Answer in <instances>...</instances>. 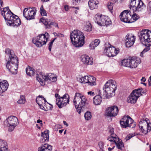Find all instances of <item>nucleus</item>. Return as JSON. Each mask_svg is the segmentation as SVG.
Listing matches in <instances>:
<instances>
[{
  "instance_id": "obj_1",
  "label": "nucleus",
  "mask_w": 151,
  "mask_h": 151,
  "mask_svg": "<svg viewBox=\"0 0 151 151\" xmlns=\"http://www.w3.org/2000/svg\"><path fill=\"white\" fill-rule=\"evenodd\" d=\"M5 52L7 55L9 56V60L6 65V68L12 74H16L18 67L17 57L14 54V51L9 48L6 49Z\"/></svg>"
},
{
  "instance_id": "obj_2",
  "label": "nucleus",
  "mask_w": 151,
  "mask_h": 151,
  "mask_svg": "<svg viewBox=\"0 0 151 151\" xmlns=\"http://www.w3.org/2000/svg\"><path fill=\"white\" fill-rule=\"evenodd\" d=\"M116 88V83L114 81L111 80L108 81L103 88V89L105 91L103 94V98L109 99L114 96Z\"/></svg>"
},
{
  "instance_id": "obj_3",
  "label": "nucleus",
  "mask_w": 151,
  "mask_h": 151,
  "mask_svg": "<svg viewBox=\"0 0 151 151\" xmlns=\"http://www.w3.org/2000/svg\"><path fill=\"white\" fill-rule=\"evenodd\" d=\"M70 38L72 44L76 47H81L85 43L83 33L79 30H74L70 34Z\"/></svg>"
},
{
  "instance_id": "obj_4",
  "label": "nucleus",
  "mask_w": 151,
  "mask_h": 151,
  "mask_svg": "<svg viewBox=\"0 0 151 151\" xmlns=\"http://www.w3.org/2000/svg\"><path fill=\"white\" fill-rule=\"evenodd\" d=\"M86 100V97L82 94L77 93H75L73 103L78 114H80L83 111L86 105L88 104Z\"/></svg>"
},
{
  "instance_id": "obj_5",
  "label": "nucleus",
  "mask_w": 151,
  "mask_h": 151,
  "mask_svg": "<svg viewBox=\"0 0 151 151\" xmlns=\"http://www.w3.org/2000/svg\"><path fill=\"white\" fill-rule=\"evenodd\" d=\"M141 42L145 45H151V31L148 29H143L138 34Z\"/></svg>"
},
{
  "instance_id": "obj_6",
  "label": "nucleus",
  "mask_w": 151,
  "mask_h": 151,
  "mask_svg": "<svg viewBox=\"0 0 151 151\" xmlns=\"http://www.w3.org/2000/svg\"><path fill=\"white\" fill-rule=\"evenodd\" d=\"M36 78L37 81L42 86L45 85V82H55L57 80V77L52 76L51 73L45 75L42 72H40L37 74Z\"/></svg>"
},
{
  "instance_id": "obj_7",
  "label": "nucleus",
  "mask_w": 151,
  "mask_h": 151,
  "mask_svg": "<svg viewBox=\"0 0 151 151\" xmlns=\"http://www.w3.org/2000/svg\"><path fill=\"white\" fill-rule=\"evenodd\" d=\"M50 35L47 32L42 34L34 37L32 40V42L37 47H40L46 44Z\"/></svg>"
},
{
  "instance_id": "obj_8",
  "label": "nucleus",
  "mask_w": 151,
  "mask_h": 151,
  "mask_svg": "<svg viewBox=\"0 0 151 151\" xmlns=\"http://www.w3.org/2000/svg\"><path fill=\"white\" fill-rule=\"evenodd\" d=\"M140 62L139 58L134 57L131 58L123 60H122L121 64L124 66L133 68L137 67L138 64L140 63Z\"/></svg>"
},
{
  "instance_id": "obj_9",
  "label": "nucleus",
  "mask_w": 151,
  "mask_h": 151,
  "mask_svg": "<svg viewBox=\"0 0 151 151\" xmlns=\"http://www.w3.org/2000/svg\"><path fill=\"white\" fill-rule=\"evenodd\" d=\"M4 123L9 127V131L12 132L18 124V120L16 116H11L6 119Z\"/></svg>"
},
{
  "instance_id": "obj_10",
  "label": "nucleus",
  "mask_w": 151,
  "mask_h": 151,
  "mask_svg": "<svg viewBox=\"0 0 151 151\" xmlns=\"http://www.w3.org/2000/svg\"><path fill=\"white\" fill-rule=\"evenodd\" d=\"M143 6L145 7L146 6L141 0H131L129 8L133 12L137 13L141 11V8Z\"/></svg>"
},
{
  "instance_id": "obj_11",
  "label": "nucleus",
  "mask_w": 151,
  "mask_h": 151,
  "mask_svg": "<svg viewBox=\"0 0 151 151\" xmlns=\"http://www.w3.org/2000/svg\"><path fill=\"white\" fill-rule=\"evenodd\" d=\"M94 20L98 25L100 26L108 25L111 24V22L107 17L101 15H95Z\"/></svg>"
},
{
  "instance_id": "obj_12",
  "label": "nucleus",
  "mask_w": 151,
  "mask_h": 151,
  "mask_svg": "<svg viewBox=\"0 0 151 151\" xmlns=\"http://www.w3.org/2000/svg\"><path fill=\"white\" fill-rule=\"evenodd\" d=\"M121 126L123 128H126L129 127L132 128H134L136 126L135 122L129 116H124L120 121Z\"/></svg>"
},
{
  "instance_id": "obj_13",
  "label": "nucleus",
  "mask_w": 151,
  "mask_h": 151,
  "mask_svg": "<svg viewBox=\"0 0 151 151\" xmlns=\"http://www.w3.org/2000/svg\"><path fill=\"white\" fill-rule=\"evenodd\" d=\"M36 13V9L35 7L25 8L23 12L24 16L27 20H30L35 18Z\"/></svg>"
},
{
  "instance_id": "obj_14",
  "label": "nucleus",
  "mask_w": 151,
  "mask_h": 151,
  "mask_svg": "<svg viewBox=\"0 0 151 151\" xmlns=\"http://www.w3.org/2000/svg\"><path fill=\"white\" fill-rule=\"evenodd\" d=\"M7 24L14 27H18L21 24V22L19 17L14 14L7 20Z\"/></svg>"
},
{
  "instance_id": "obj_15",
  "label": "nucleus",
  "mask_w": 151,
  "mask_h": 151,
  "mask_svg": "<svg viewBox=\"0 0 151 151\" xmlns=\"http://www.w3.org/2000/svg\"><path fill=\"white\" fill-rule=\"evenodd\" d=\"M129 11L128 10L124 11L120 15L121 20L124 22L130 23L133 22V21L130 19L131 15L130 14Z\"/></svg>"
},
{
  "instance_id": "obj_16",
  "label": "nucleus",
  "mask_w": 151,
  "mask_h": 151,
  "mask_svg": "<svg viewBox=\"0 0 151 151\" xmlns=\"http://www.w3.org/2000/svg\"><path fill=\"white\" fill-rule=\"evenodd\" d=\"M119 111L117 106H114L107 108L106 110L105 116H107L114 117L116 116Z\"/></svg>"
},
{
  "instance_id": "obj_17",
  "label": "nucleus",
  "mask_w": 151,
  "mask_h": 151,
  "mask_svg": "<svg viewBox=\"0 0 151 151\" xmlns=\"http://www.w3.org/2000/svg\"><path fill=\"white\" fill-rule=\"evenodd\" d=\"M104 52L107 56L110 57L114 56L118 54L119 50L110 45L109 47H106Z\"/></svg>"
},
{
  "instance_id": "obj_18",
  "label": "nucleus",
  "mask_w": 151,
  "mask_h": 151,
  "mask_svg": "<svg viewBox=\"0 0 151 151\" xmlns=\"http://www.w3.org/2000/svg\"><path fill=\"white\" fill-rule=\"evenodd\" d=\"M59 102H56V104L59 108H61L66 106L69 102V96L67 94H65L61 97Z\"/></svg>"
},
{
  "instance_id": "obj_19",
  "label": "nucleus",
  "mask_w": 151,
  "mask_h": 151,
  "mask_svg": "<svg viewBox=\"0 0 151 151\" xmlns=\"http://www.w3.org/2000/svg\"><path fill=\"white\" fill-rule=\"evenodd\" d=\"M126 47H129L132 46L135 40V37L132 34H127L125 37Z\"/></svg>"
},
{
  "instance_id": "obj_20",
  "label": "nucleus",
  "mask_w": 151,
  "mask_h": 151,
  "mask_svg": "<svg viewBox=\"0 0 151 151\" xmlns=\"http://www.w3.org/2000/svg\"><path fill=\"white\" fill-rule=\"evenodd\" d=\"M40 20L44 24L47 29H50L52 27V25L55 27H58L57 23L55 22H51L50 20L49 19H45L44 17H42L40 19Z\"/></svg>"
},
{
  "instance_id": "obj_21",
  "label": "nucleus",
  "mask_w": 151,
  "mask_h": 151,
  "mask_svg": "<svg viewBox=\"0 0 151 151\" xmlns=\"http://www.w3.org/2000/svg\"><path fill=\"white\" fill-rule=\"evenodd\" d=\"M81 61L86 65H91L93 63V60L92 57H90L86 55H82L81 57Z\"/></svg>"
},
{
  "instance_id": "obj_22",
  "label": "nucleus",
  "mask_w": 151,
  "mask_h": 151,
  "mask_svg": "<svg viewBox=\"0 0 151 151\" xmlns=\"http://www.w3.org/2000/svg\"><path fill=\"white\" fill-rule=\"evenodd\" d=\"M37 103L40 106V108L47 102L46 99L42 96H39L36 99Z\"/></svg>"
},
{
  "instance_id": "obj_23",
  "label": "nucleus",
  "mask_w": 151,
  "mask_h": 151,
  "mask_svg": "<svg viewBox=\"0 0 151 151\" xmlns=\"http://www.w3.org/2000/svg\"><path fill=\"white\" fill-rule=\"evenodd\" d=\"M8 83L6 81L4 80L0 82V94L7 90L8 88Z\"/></svg>"
},
{
  "instance_id": "obj_24",
  "label": "nucleus",
  "mask_w": 151,
  "mask_h": 151,
  "mask_svg": "<svg viewBox=\"0 0 151 151\" xmlns=\"http://www.w3.org/2000/svg\"><path fill=\"white\" fill-rule=\"evenodd\" d=\"M0 151H10L6 142L0 139Z\"/></svg>"
},
{
  "instance_id": "obj_25",
  "label": "nucleus",
  "mask_w": 151,
  "mask_h": 151,
  "mask_svg": "<svg viewBox=\"0 0 151 151\" xmlns=\"http://www.w3.org/2000/svg\"><path fill=\"white\" fill-rule=\"evenodd\" d=\"M41 137H42L40 140L41 143L44 142L48 141L49 135L48 130H46L42 133Z\"/></svg>"
},
{
  "instance_id": "obj_26",
  "label": "nucleus",
  "mask_w": 151,
  "mask_h": 151,
  "mask_svg": "<svg viewBox=\"0 0 151 151\" xmlns=\"http://www.w3.org/2000/svg\"><path fill=\"white\" fill-rule=\"evenodd\" d=\"M52 146L45 144L38 148V151H52Z\"/></svg>"
},
{
  "instance_id": "obj_27",
  "label": "nucleus",
  "mask_w": 151,
  "mask_h": 151,
  "mask_svg": "<svg viewBox=\"0 0 151 151\" xmlns=\"http://www.w3.org/2000/svg\"><path fill=\"white\" fill-rule=\"evenodd\" d=\"M89 6L91 10L96 9L98 6V1L95 0H90L88 2Z\"/></svg>"
},
{
  "instance_id": "obj_28",
  "label": "nucleus",
  "mask_w": 151,
  "mask_h": 151,
  "mask_svg": "<svg viewBox=\"0 0 151 151\" xmlns=\"http://www.w3.org/2000/svg\"><path fill=\"white\" fill-rule=\"evenodd\" d=\"M94 96L93 99V103L96 105H98L101 104L102 101V98L100 96V93Z\"/></svg>"
},
{
  "instance_id": "obj_29",
  "label": "nucleus",
  "mask_w": 151,
  "mask_h": 151,
  "mask_svg": "<svg viewBox=\"0 0 151 151\" xmlns=\"http://www.w3.org/2000/svg\"><path fill=\"white\" fill-rule=\"evenodd\" d=\"M138 98L135 95L131 93L127 99V101L129 103L135 104Z\"/></svg>"
},
{
  "instance_id": "obj_30",
  "label": "nucleus",
  "mask_w": 151,
  "mask_h": 151,
  "mask_svg": "<svg viewBox=\"0 0 151 151\" xmlns=\"http://www.w3.org/2000/svg\"><path fill=\"white\" fill-rule=\"evenodd\" d=\"M35 69L32 68L28 66L26 69V72L28 76H33L35 74Z\"/></svg>"
},
{
  "instance_id": "obj_31",
  "label": "nucleus",
  "mask_w": 151,
  "mask_h": 151,
  "mask_svg": "<svg viewBox=\"0 0 151 151\" xmlns=\"http://www.w3.org/2000/svg\"><path fill=\"white\" fill-rule=\"evenodd\" d=\"M117 136L115 134L111 133L110 136L108 137L107 139L111 142H114L115 143L117 141L119 140V138L116 137Z\"/></svg>"
},
{
  "instance_id": "obj_32",
  "label": "nucleus",
  "mask_w": 151,
  "mask_h": 151,
  "mask_svg": "<svg viewBox=\"0 0 151 151\" xmlns=\"http://www.w3.org/2000/svg\"><path fill=\"white\" fill-rule=\"evenodd\" d=\"M88 84L91 86L95 85L96 84V78L93 76H88Z\"/></svg>"
},
{
  "instance_id": "obj_33",
  "label": "nucleus",
  "mask_w": 151,
  "mask_h": 151,
  "mask_svg": "<svg viewBox=\"0 0 151 151\" xmlns=\"http://www.w3.org/2000/svg\"><path fill=\"white\" fill-rule=\"evenodd\" d=\"M46 102L47 104H44L40 109L46 111L51 110L53 108L52 106L47 102Z\"/></svg>"
},
{
  "instance_id": "obj_34",
  "label": "nucleus",
  "mask_w": 151,
  "mask_h": 151,
  "mask_svg": "<svg viewBox=\"0 0 151 151\" xmlns=\"http://www.w3.org/2000/svg\"><path fill=\"white\" fill-rule=\"evenodd\" d=\"M88 76L80 77L78 81L82 83H88Z\"/></svg>"
},
{
  "instance_id": "obj_35",
  "label": "nucleus",
  "mask_w": 151,
  "mask_h": 151,
  "mask_svg": "<svg viewBox=\"0 0 151 151\" xmlns=\"http://www.w3.org/2000/svg\"><path fill=\"white\" fill-rule=\"evenodd\" d=\"M117 148L119 149L122 150V148L124 147V145L122 140L119 138V140L117 141L115 143Z\"/></svg>"
},
{
  "instance_id": "obj_36",
  "label": "nucleus",
  "mask_w": 151,
  "mask_h": 151,
  "mask_svg": "<svg viewBox=\"0 0 151 151\" xmlns=\"http://www.w3.org/2000/svg\"><path fill=\"white\" fill-rule=\"evenodd\" d=\"M141 89H140V88L135 89L132 93H133L134 95H135L138 98L141 95Z\"/></svg>"
},
{
  "instance_id": "obj_37",
  "label": "nucleus",
  "mask_w": 151,
  "mask_h": 151,
  "mask_svg": "<svg viewBox=\"0 0 151 151\" xmlns=\"http://www.w3.org/2000/svg\"><path fill=\"white\" fill-rule=\"evenodd\" d=\"M9 12H11V10L9 9V7H7L3 8V10L1 12V14L4 17V15L6 16V14H8Z\"/></svg>"
},
{
  "instance_id": "obj_38",
  "label": "nucleus",
  "mask_w": 151,
  "mask_h": 151,
  "mask_svg": "<svg viewBox=\"0 0 151 151\" xmlns=\"http://www.w3.org/2000/svg\"><path fill=\"white\" fill-rule=\"evenodd\" d=\"M84 29L86 31H91L92 30L91 24L89 22L86 23V25L84 27Z\"/></svg>"
},
{
  "instance_id": "obj_39",
  "label": "nucleus",
  "mask_w": 151,
  "mask_h": 151,
  "mask_svg": "<svg viewBox=\"0 0 151 151\" xmlns=\"http://www.w3.org/2000/svg\"><path fill=\"white\" fill-rule=\"evenodd\" d=\"M26 101L25 96L23 95H21L20 96V99L17 101L19 104H23Z\"/></svg>"
},
{
  "instance_id": "obj_40",
  "label": "nucleus",
  "mask_w": 151,
  "mask_h": 151,
  "mask_svg": "<svg viewBox=\"0 0 151 151\" xmlns=\"http://www.w3.org/2000/svg\"><path fill=\"white\" fill-rule=\"evenodd\" d=\"M84 117L86 120H90L92 117L91 112L87 111L85 113Z\"/></svg>"
},
{
  "instance_id": "obj_41",
  "label": "nucleus",
  "mask_w": 151,
  "mask_h": 151,
  "mask_svg": "<svg viewBox=\"0 0 151 151\" xmlns=\"http://www.w3.org/2000/svg\"><path fill=\"white\" fill-rule=\"evenodd\" d=\"M40 13L41 15L43 16H47V14L46 11L44 9L43 5H42L40 8Z\"/></svg>"
},
{
  "instance_id": "obj_42",
  "label": "nucleus",
  "mask_w": 151,
  "mask_h": 151,
  "mask_svg": "<svg viewBox=\"0 0 151 151\" xmlns=\"http://www.w3.org/2000/svg\"><path fill=\"white\" fill-rule=\"evenodd\" d=\"M139 17L136 13L133 14L130 18V19L133 21V22L137 20L139 18Z\"/></svg>"
},
{
  "instance_id": "obj_43",
  "label": "nucleus",
  "mask_w": 151,
  "mask_h": 151,
  "mask_svg": "<svg viewBox=\"0 0 151 151\" xmlns=\"http://www.w3.org/2000/svg\"><path fill=\"white\" fill-rule=\"evenodd\" d=\"M14 15V14L11 11V12H9L8 14H6V16L4 15V17L6 22H7V20L9 18H10L11 16Z\"/></svg>"
},
{
  "instance_id": "obj_44",
  "label": "nucleus",
  "mask_w": 151,
  "mask_h": 151,
  "mask_svg": "<svg viewBox=\"0 0 151 151\" xmlns=\"http://www.w3.org/2000/svg\"><path fill=\"white\" fill-rule=\"evenodd\" d=\"M147 11L149 14L151 16V1L148 2L147 5Z\"/></svg>"
},
{
  "instance_id": "obj_45",
  "label": "nucleus",
  "mask_w": 151,
  "mask_h": 151,
  "mask_svg": "<svg viewBox=\"0 0 151 151\" xmlns=\"http://www.w3.org/2000/svg\"><path fill=\"white\" fill-rule=\"evenodd\" d=\"M107 6L108 9L110 12H111L113 9V4L112 2H109L107 4Z\"/></svg>"
},
{
  "instance_id": "obj_46",
  "label": "nucleus",
  "mask_w": 151,
  "mask_h": 151,
  "mask_svg": "<svg viewBox=\"0 0 151 151\" xmlns=\"http://www.w3.org/2000/svg\"><path fill=\"white\" fill-rule=\"evenodd\" d=\"M56 39V38H55L53 40H52L48 44L49 46L48 49L50 51H51V48L53 42H54L55 40Z\"/></svg>"
},
{
  "instance_id": "obj_47",
  "label": "nucleus",
  "mask_w": 151,
  "mask_h": 151,
  "mask_svg": "<svg viewBox=\"0 0 151 151\" xmlns=\"http://www.w3.org/2000/svg\"><path fill=\"white\" fill-rule=\"evenodd\" d=\"M55 97L56 98L57 102H60L61 97L60 96V95L57 93H56L55 94Z\"/></svg>"
},
{
  "instance_id": "obj_48",
  "label": "nucleus",
  "mask_w": 151,
  "mask_h": 151,
  "mask_svg": "<svg viewBox=\"0 0 151 151\" xmlns=\"http://www.w3.org/2000/svg\"><path fill=\"white\" fill-rule=\"evenodd\" d=\"M134 135L133 134H129V135H128L127 137H126L125 139L126 140V141H127L128 140H129L132 137H134Z\"/></svg>"
},
{
  "instance_id": "obj_49",
  "label": "nucleus",
  "mask_w": 151,
  "mask_h": 151,
  "mask_svg": "<svg viewBox=\"0 0 151 151\" xmlns=\"http://www.w3.org/2000/svg\"><path fill=\"white\" fill-rule=\"evenodd\" d=\"M100 42L99 40L96 39L94 42H92V43H95L97 46L99 44Z\"/></svg>"
},
{
  "instance_id": "obj_50",
  "label": "nucleus",
  "mask_w": 151,
  "mask_h": 151,
  "mask_svg": "<svg viewBox=\"0 0 151 151\" xmlns=\"http://www.w3.org/2000/svg\"><path fill=\"white\" fill-rule=\"evenodd\" d=\"M89 46L91 49L92 50L94 49L95 47H97L95 43H92V42L90 44Z\"/></svg>"
},
{
  "instance_id": "obj_51",
  "label": "nucleus",
  "mask_w": 151,
  "mask_h": 151,
  "mask_svg": "<svg viewBox=\"0 0 151 151\" xmlns=\"http://www.w3.org/2000/svg\"><path fill=\"white\" fill-rule=\"evenodd\" d=\"M145 46H147V47H145L144 49L142 51L143 52H144V53L147 52L150 49V46H149L148 45H145Z\"/></svg>"
},
{
  "instance_id": "obj_52",
  "label": "nucleus",
  "mask_w": 151,
  "mask_h": 151,
  "mask_svg": "<svg viewBox=\"0 0 151 151\" xmlns=\"http://www.w3.org/2000/svg\"><path fill=\"white\" fill-rule=\"evenodd\" d=\"M147 132H150L151 130V124L150 123H147Z\"/></svg>"
},
{
  "instance_id": "obj_53",
  "label": "nucleus",
  "mask_w": 151,
  "mask_h": 151,
  "mask_svg": "<svg viewBox=\"0 0 151 151\" xmlns=\"http://www.w3.org/2000/svg\"><path fill=\"white\" fill-rule=\"evenodd\" d=\"M141 131L145 134H147L148 132H147V128L145 129L143 128V129H142Z\"/></svg>"
},
{
  "instance_id": "obj_54",
  "label": "nucleus",
  "mask_w": 151,
  "mask_h": 151,
  "mask_svg": "<svg viewBox=\"0 0 151 151\" xmlns=\"http://www.w3.org/2000/svg\"><path fill=\"white\" fill-rule=\"evenodd\" d=\"M73 3L74 4H77L81 3V0H73Z\"/></svg>"
},
{
  "instance_id": "obj_55",
  "label": "nucleus",
  "mask_w": 151,
  "mask_h": 151,
  "mask_svg": "<svg viewBox=\"0 0 151 151\" xmlns=\"http://www.w3.org/2000/svg\"><path fill=\"white\" fill-rule=\"evenodd\" d=\"M109 132L111 134V133H113V132H114V129H113V128L112 127H110L109 128Z\"/></svg>"
},
{
  "instance_id": "obj_56",
  "label": "nucleus",
  "mask_w": 151,
  "mask_h": 151,
  "mask_svg": "<svg viewBox=\"0 0 151 151\" xmlns=\"http://www.w3.org/2000/svg\"><path fill=\"white\" fill-rule=\"evenodd\" d=\"M88 95H90L91 96H94L95 95L94 92H92V91H89L88 92Z\"/></svg>"
},
{
  "instance_id": "obj_57",
  "label": "nucleus",
  "mask_w": 151,
  "mask_h": 151,
  "mask_svg": "<svg viewBox=\"0 0 151 151\" xmlns=\"http://www.w3.org/2000/svg\"><path fill=\"white\" fill-rule=\"evenodd\" d=\"M53 34L55 36H60V35H62V34H61L58 33V34L57 33H56V32L53 33Z\"/></svg>"
},
{
  "instance_id": "obj_58",
  "label": "nucleus",
  "mask_w": 151,
  "mask_h": 151,
  "mask_svg": "<svg viewBox=\"0 0 151 151\" xmlns=\"http://www.w3.org/2000/svg\"><path fill=\"white\" fill-rule=\"evenodd\" d=\"M37 123H40V124L41 125H42L43 124L42 123V121L40 120L39 119L37 120Z\"/></svg>"
},
{
  "instance_id": "obj_59",
  "label": "nucleus",
  "mask_w": 151,
  "mask_h": 151,
  "mask_svg": "<svg viewBox=\"0 0 151 151\" xmlns=\"http://www.w3.org/2000/svg\"><path fill=\"white\" fill-rule=\"evenodd\" d=\"M115 147L114 146L112 148L109 147L108 148V151H111V150H113Z\"/></svg>"
},
{
  "instance_id": "obj_60",
  "label": "nucleus",
  "mask_w": 151,
  "mask_h": 151,
  "mask_svg": "<svg viewBox=\"0 0 151 151\" xmlns=\"http://www.w3.org/2000/svg\"><path fill=\"white\" fill-rule=\"evenodd\" d=\"M64 8L65 9V10L66 11H67L68 10V6L67 5H65L64 6Z\"/></svg>"
},
{
  "instance_id": "obj_61",
  "label": "nucleus",
  "mask_w": 151,
  "mask_h": 151,
  "mask_svg": "<svg viewBox=\"0 0 151 151\" xmlns=\"http://www.w3.org/2000/svg\"><path fill=\"white\" fill-rule=\"evenodd\" d=\"M141 81L143 82H145L146 81V79L145 77H143L141 79Z\"/></svg>"
},
{
  "instance_id": "obj_62",
  "label": "nucleus",
  "mask_w": 151,
  "mask_h": 151,
  "mask_svg": "<svg viewBox=\"0 0 151 151\" xmlns=\"http://www.w3.org/2000/svg\"><path fill=\"white\" fill-rule=\"evenodd\" d=\"M140 89H141V95H142L143 94H145V92L143 91V89L142 88H140Z\"/></svg>"
},
{
  "instance_id": "obj_63",
  "label": "nucleus",
  "mask_w": 151,
  "mask_h": 151,
  "mask_svg": "<svg viewBox=\"0 0 151 151\" xmlns=\"http://www.w3.org/2000/svg\"><path fill=\"white\" fill-rule=\"evenodd\" d=\"M63 123L64 124L66 125L67 126H68V124L65 121H63Z\"/></svg>"
},
{
  "instance_id": "obj_64",
  "label": "nucleus",
  "mask_w": 151,
  "mask_h": 151,
  "mask_svg": "<svg viewBox=\"0 0 151 151\" xmlns=\"http://www.w3.org/2000/svg\"><path fill=\"white\" fill-rule=\"evenodd\" d=\"M0 5H1V7H3L2 4H3V1L2 0H0Z\"/></svg>"
}]
</instances>
